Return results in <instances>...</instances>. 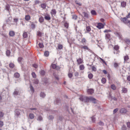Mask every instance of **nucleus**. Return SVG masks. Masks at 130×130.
<instances>
[{"label": "nucleus", "instance_id": "3c124183", "mask_svg": "<svg viewBox=\"0 0 130 130\" xmlns=\"http://www.w3.org/2000/svg\"><path fill=\"white\" fill-rule=\"evenodd\" d=\"M113 48L116 50L117 51L119 49V46L117 45H116Z\"/></svg>", "mask_w": 130, "mask_h": 130}, {"label": "nucleus", "instance_id": "69168bd1", "mask_svg": "<svg viewBox=\"0 0 130 130\" xmlns=\"http://www.w3.org/2000/svg\"><path fill=\"white\" fill-rule=\"evenodd\" d=\"M127 19L130 18V12L125 17Z\"/></svg>", "mask_w": 130, "mask_h": 130}, {"label": "nucleus", "instance_id": "39448f33", "mask_svg": "<svg viewBox=\"0 0 130 130\" xmlns=\"http://www.w3.org/2000/svg\"><path fill=\"white\" fill-rule=\"evenodd\" d=\"M20 115V111L19 110H17L15 111V116L18 117Z\"/></svg>", "mask_w": 130, "mask_h": 130}, {"label": "nucleus", "instance_id": "4d7b16f0", "mask_svg": "<svg viewBox=\"0 0 130 130\" xmlns=\"http://www.w3.org/2000/svg\"><path fill=\"white\" fill-rule=\"evenodd\" d=\"M32 66L33 67L35 68H36L38 67V66L36 64H32Z\"/></svg>", "mask_w": 130, "mask_h": 130}, {"label": "nucleus", "instance_id": "bf43d9fd", "mask_svg": "<svg viewBox=\"0 0 130 130\" xmlns=\"http://www.w3.org/2000/svg\"><path fill=\"white\" fill-rule=\"evenodd\" d=\"M10 9V7L9 6H7L6 7V9L8 10L9 12V10Z\"/></svg>", "mask_w": 130, "mask_h": 130}, {"label": "nucleus", "instance_id": "c756f323", "mask_svg": "<svg viewBox=\"0 0 130 130\" xmlns=\"http://www.w3.org/2000/svg\"><path fill=\"white\" fill-rule=\"evenodd\" d=\"M9 66L10 68H13L14 67V64L13 63H11L9 64Z\"/></svg>", "mask_w": 130, "mask_h": 130}, {"label": "nucleus", "instance_id": "a19ab883", "mask_svg": "<svg viewBox=\"0 0 130 130\" xmlns=\"http://www.w3.org/2000/svg\"><path fill=\"white\" fill-rule=\"evenodd\" d=\"M23 36L24 38H26L27 37V35L26 32H24L23 34Z\"/></svg>", "mask_w": 130, "mask_h": 130}, {"label": "nucleus", "instance_id": "09e8293b", "mask_svg": "<svg viewBox=\"0 0 130 130\" xmlns=\"http://www.w3.org/2000/svg\"><path fill=\"white\" fill-rule=\"evenodd\" d=\"M64 26L65 27L68 28L69 26V24L67 22L65 23L64 24Z\"/></svg>", "mask_w": 130, "mask_h": 130}, {"label": "nucleus", "instance_id": "6e6552de", "mask_svg": "<svg viewBox=\"0 0 130 130\" xmlns=\"http://www.w3.org/2000/svg\"><path fill=\"white\" fill-rule=\"evenodd\" d=\"M79 47L82 49H83L85 50H89L88 47L86 46H83L81 45L79 46Z\"/></svg>", "mask_w": 130, "mask_h": 130}, {"label": "nucleus", "instance_id": "c9c22d12", "mask_svg": "<svg viewBox=\"0 0 130 130\" xmlns=\"http://www.w3.org/2000/svg\"><path fill=\"white\" fill-rule=\"evenodd\" d=\"M111 88L112 89L114 90L116 89V88L114 84L112 85H111Z\"/></svg>", "mask_w": 130, "mask_h": 130}, {"label": "nucleus", "instance_id": "72a5a7b5", "mask_svg": "<svg viewBox=\"0 0 130 130\" xmlns=\"http://www.w3.org/2000/svg\"><path fill=\"white\" fill-rule=\"evenodd\" d=\"M41 7L43 9H45L46 7V5L45 3L42 4L41 5Z\"/></svg>", "mask_w": 130, "mask_h": 130}, {"label": "nucleus", "instance_id": "393cba45", "mask_svg": "<svg viewBox=\"0 0 130 130\" xmlns=\"http://www.w3.org/2000/svg\"><path fill=\"white\" fill-rule=\"evenodd\" d=\"M60 102V100L59 99H57L56 101L54 102L55 104H58Z\"/></svg>", "mask_w": 130, "mask_h": 130}, {"label": "nucleus", "instance_id": "9d476101", "mask_svg": "<svg viewBox=\"0 0 130 130\" xmlns=\"http://www.w3.org/2000/svg\"><path fill=\"white\" fill-rule=\"evenodd\" d=\"M126 5V2H125L123 1L121 2V6L122 7H125Z\"/></svg>", "mask_w": 130, "mask_h": 130}, {"label": "nucleus", "instance_id": "bb28decb", "mask_svg": "<svg viewBox=\"0 0 130 130\" xmlns=\"http://www.w3.org/2000/svg\"><path fill=\"white\" fill-rule=\"evenodd\" d=\"M125 41L127 44H130V40L129 39H125Z\"/></svg>", "mask_w": 130, "mask_h": 130}, {"label": "nucleus", "instance_id": "774afa93", "mask_svg": "<svg viewBox=\"0 0 130 130\" xmlns=\"http://www.w3.org/2000/svg\"><path fill=\"white\" fill-rule=\"evenodd\" d=\"M127 125L128 127L130 128V122H127Z\"/></svg>", "mask_w": 130, "mask_h": 130}, {"label": "nucleus", "instance_id": "423d86ee", "mask_svg": "<svg viewBox=\"0 0 130 130\" xmlns=\"http://www.w3.org/2000/svg\"><path fill=\"white\" fill-rule=\"evenodd\" d=\"M127 112V110L126 109L123 108L121 109L120 111V112L121 113H125Z\"/></svg>", "mask_w": 130, "mask_h": 130}, {"label": "nucleus", "instance_id": "603ef678", "mask_svg": "<svg viewBox=\"0 0 130 130\" xmlns=\"http://www.w3.org/2000/svg\"><path fill=\"white\" fill-rule=\"evenodd\" d=\"M53 118V117L52 116H50L48 117V119L49 120H52Z\"/></svg>", "mask_w": 130, "mask_h": 130}, {"label": "nucleus", "instance_id": "1a4fd4ad", "mask_svg": "<svg viewBox=\"0 0 130 130\" xmlns=\"http://www.w3.org/2000/svg\"><path fill=\"white\" fill-rule=\"evenodd\" d=\"M29 110H31L33 111V112L36 113V112H37V110L36 108H29L28 109Z\"/></svg>", "mask_w": 130, "mask_h": 130}, {"label": "nucleus", "instance_id": "8fccbe9b", "mask_svg": "<svg viewBox=\"0 0 130 130\" xmlns=\"http://www.w3.org/2000/svg\"><path fill=\"white\" fill-rule=\"evenodd\" d=\"M77 16L76 15H75L73 16L72 18L74 20H76L77 19Z\"/></svg>", "mask_w": 130, "mask_h": 130}, {"label": "nucleus", "instance_id": "7ed1b4c3", "mask_svg": "<svg viewBox=\"0 0 130 130\" xmlns=\"http://www.w3.org/2000/svg\"><path fill=\"white\" fill-rule=\"evenodd\" d=\"M104 26V25L102 23H99L98 24L96 27L99 29H101L103 28Z\"/></svg>", "mask_w": 130, "mask_h": 130}, {"label": "nucleus", "instance_id": "864d4df0", "mask_svg": "<svg viewBox=\"0 0 130 130\" xmlns=\"http://www.w3.org/2000/svg\"><path fill=\"white\" fill-rule=\"evenodd\" d=\"M122 130H126V127L125 126L123 125L122 127Z\"/></svg>", "mask_w": 130, "mask_h": 130}, {"label": "nucleus", "instance_id": "ddd939ff", "mask_svg": "<svg viewBox=\"0 0 130 130\" xmlns=\"http://www.w3.org/2000/svg\"><path fill=\"white\" fill-rule=\"evenodd\" d=\"M29 117L30 119H32L34 118L35 116L33 113H30L29 115Z\"/></svg>", "mask_w": 130, "mask_h": 130}, {"label": "nucleus", "instance_id": "cd10ccee", "mask_svg": "<svg viewBox=\"0 0 130 130\" xmlns=\"http://www.w3.org/2000/svg\"><path fill=\"white\" fill-rule=\"evenodd\" d=\"M106 81V79L104 78H102L101 80L103 84H105Z\"/></svg>", "mask_w": 130, "mask_h": 130}, {"label": "nucleus", "instance_id": "e433bc0d", "mask_svg": "<svg viewBox=\"0 0 130 130\" xmlns=\"http://www.w3.org/2000/svg\"><path fill=\"white\" fill-rule=\"evenodd\" d=\"M63 46L61 44H59L58 47V49L61 50L62 49Z\"/></svg>", "mask_w": 130, "mask_h": 130}, {"label": "nucleus", "instance_id": "79ce46f5", "mask_svg": "<svg viewBox=\"0 0 130 130\" xmlns=\"http://www.w3.org/2000/svg\"><path fill=\"white\" fill-rule=\"evenodd\" d=\"M45 72L43 70H42L40 72V74L42 75H45Z\"/></svg>", "mask_w": 130, "mask_h": 130}, {"label": "nucleus", "instance_id": "a878e982", "mask_svg": "<svg viewBox=\"0 0 130 130\" xmlns=\"http://www.w3.org/2000/svg\"><path fill=\"white\" fill-rule=\"evenodd\" d=\"M127 90L126 88H123L122 89V92L124 93H126L127 92Z\"/></svg>", "mask_w": 130, "mask_h": 130}, {"label": "nucleus", "instance_id": "f257e3e1", "mask_svg": "<svg viewBox=\"0 0 130 130\" xmlns=\"http://www.w3.org/2000/svg\"><path fill=\"white\" fill-rule=\"evenodd\" d=\"M79 99L83 102H87L89 101H91L94 103H97L96 100L95 98L91 97H88L83 95H81L80 96Z\"/></svg>", "mask_w": 130, "mask_h": 130}, {"label": "nucleus", "instance_id": "c85d7f7f", "mask_svg": "<svg viewBox=\"0 0 130 130\" xmlns=\"http://www.w3.org/2000/svg\"><path fill=\"white\" fill-rule=\"evenodd\" d=\"M19 91H16V90H15V91H14L13 94V95H18V94H19Z\"/></svg>", "mask_w": 130, "mask_h": 130}, {"label": "nucleus", "instance_id": "052dcab7", "mask_svg": "<svg viewBox=\"0 0 130 130\" xmlns=\"http://www.w3.org/2000/svg\"><path fill=\"white\" fill-rule=\"evenodd\" d=\"M68 75L69 78H71L73 76L72 74L70 73H69L68 74Z\"/></svg>", "mask_w": 130, "mask_h": 130}, {"label": "nucleus", "instance_id": "f03ea898", "mask_svg": "<svg viewBox=\"0 0 130 130\" xmlns=\"http://www.w3.org/2000/svg\"><path fill=\"white\" fill-rule=\"evenodd\" d=\"M52 68L53 69H56L57 70H59L60 68L59 66H57L55 64H52L51 65Z\"/></svg>", "mask_w": 130, "mask_h": 130}, {"label": "nucleus", "instance_id": "e2e57ef3", "mask_svg": "<svg viewBox=\"0 0 130 130\" xmlns=\"http://www.w3.org/2000/svg\"><path fill=\"white\" fill-rule=\"evenodd\" d=\"M75 76L76 77H78L79 75V73L78 72H76L74 73Z\"/></svg>", "mask_w": 130, "mask_h": 130}, {"label": "nucleus", "instance_id": "20e7f679", "mask_svg": "<svg viewBox=\"0 0 130 130\" xmlns=\"http://www.w3.org/2000/svg\"><path fill=\"white\" fill-rule=\"evenodd\" d=\"M121 20L125 24L128 23V22H127L128 20H127V19L125 17L123 18H121Z\"/></svg>", "mask_w": 130, "mask_h": 130}, {"label": "nucleus", "instance_id": "5701e85b", "mask_svg": "<svg viewBox=\"0 0 130 130\" xmlns=\"http://www.w3.org/2000/svg\"><path fill=\"white\" fill-rule=\"evenodd\" d=\"M77 28H78L77 27H76V28L75 29V30H76L77 33H78V34L79 35L80 37V35H81V34L80 33V32L79 30H78Z\"/></svg>", "mask_w": 130, "mask_h": 130}, {"label": "nucleus", "instance_id": "a18cd8bd", "mask_svg": "<svg viewBox=\"0 0 130 130\" xmlns=\"http://www.w3.org/2000/svg\"><path fill=\"white\" fill-rule=\"evenodd\" d=\"M37 120L39 121H42V118L41 116H39L37 119Z\"/></svg>", "mask_w": 130, "mask_h": 130}, {"label": "nucleus", "instance_id": "9b49d317", "mask_svg": "<svg viewBox=\"0 0 130 130\" xmlns=\"http://www.w3.org/2000/svg\"><path fill=\"white\" fill-rule=\"evenodd\" d=\"M97 41L98 42V46L99 47H100V48L102 49V42L100 41Z\"/></svg>", "mask_w": 130, "mask_h": 130}, {"label": "nucleus", "instance_id": "13d9d810", "mask_svg": "<svg viewBox=\"0 0 130 130\" xmlns=\"http://www.w3.org/2000/svg\"><path fill=\"white\" fill-rule=\"evenodd\" d=\"M75 3L77 5H78L79 6H80L82 4L78 2L77 1H75Z\"/></svg>", "mask_w": 130, "mask_h": 130}, {"label": "nucleus", "instance_id": "aec40b11", "mask_svg": "<svg viewBox=\"0 0 130 130\" xmlns=\"http://www.w3.org/2000/svg\"><path fill=\"white\" fill-rule=\"evenodd\" d=\"M56 12L55 10L54 9H53L52 10L51 13L52 15H55L56 14Z\"/></svg>", "mask_w": 130, "mask_h": 130}, {"label": "nucleus", "instance_id": "7c9ffc66", "mask_svg": "<svg viewBox=\"0 0 130 130\" xmlns=\"http://www.w3.org/2000/svg\"><path fill=\"white\" fill-rule=\"evenodd\" d=\"M33 83L34 84H37L38 83H39V80L37 79H34L33 81Z\"/></svg>", "mask_w": 130, "mask_h": 130}, {"label": "nucleus", "instance_id": "0e129e2a", "mask_svg": "<svg viewBox=\"0 0 130 130\" xmlns=\"http://www.w3.org/2000/svg\"><path fill=\"white\" fill-rule=\"evenodd\" d=\"M22 58L21 57H19L18 58V61L19 62H20L22 60Z\"/></svg>", "mask_w": 130, "mask_h": 130}, {"label": "nucleus", "instance_id": "de8ad7c7", "mask_svg": "<svg viewBox=\"0 0 130 130\" xmlns=\"http://www.w3.org/2000/svg\"><path fill=\"white\" fill-rule=\"evenodd\" d=\"M105 37L106 38L109 39L110 37V35L109 34H107L106 35Z\"/></svg>", "mask_w": 130, "mask_h": 130}, {"label": "nucleus", "instance_id": "b1692460", "mask_svg": "<svg viewBox=\"0 0 130 130\" xmlns=\"http://www.w3.org/2000/svg\"><path fill=\"white\" fill-rule=\"evenodd\" d=\"M10 51L9 50H7L6 51V55L8 56H10Z\"/></svg>", "mask_w": 130, "mask_h": 130}, {"label": "nucleus", "instance_id": "f3484780", "mask_svg": "<svg viewBox=\"0 0 130 130\" xmlns=\"http://www.w3.org/2000/svg\"><path fill=\"white\" fill-rule=\"evenodd\" d=\"M14 76L15 78H18L20 77V75L18 73H16L14 74Z\"/></svg>", "mask_w": 130, "mask_h": 130}, {"label": "nucleus", "instance_id": "c03bdc74", "mask_svg": "<svg viewBox=\"0 0 130 130\" xmlns=\"http://www.w3.org/2000/svg\"><path fill=\"white\" fill-rule=\"evenodd\" d=\"M31 75H32V77L34 78H35L36 77V74H35V73L34 72H33L31 73Z\"/></svg>", "mask_w": 130, "mask_h": 130}, {"label": "nucleus", "instance_id": "dca6fc26", "mask_svg": "<svg viewBox=\"0 0 130 130\" xmlns=\"http://www.w3.org/2000/svg\"><path fill=\"white\" fill-rule=\"evenodd\" d=\"M30 17L28 15H26L25 17V19L26 21H28L30 19Z\"/></svg>", "mask_w": 130, "mask_h": 130}, {"label": "nucleus", "instance_id": "4c0bfd02", "mask_svg": "<svg viewBox=\"0 0 130 130\" xmlns=\"http://www.w3.org/2000/svg\"><path fill=\"white\" fill-rule=\"evenodd\" d=\"M86 30L88 31H90L91 30L90 27L89 26H87L86 27Z\"/></svg>", "mask_w": 130, "mask_h": 130}, {"label": "nucleus", "instance_id": "338daca9", "mask_svg": "<svg viewBox=\"0 0 130 130\" xmlns=\"http://www.w3.org/2000/svg\"><path fill=\"white\" fill-rule=\"evenodd\" d=\"M92 120V121L93 122H94L95 121V118L93 117H92L91 118Z\"/></svg>", "mask_w": 130, "mask_h": 130}, {"label": "nucleus", "instance_id": "4be33fe9", "mask_svg": "<svg viewBox=\"0 0 130 130\" xmlns=\"http://www.w3.org/2000/svg\"><path fill=\"white\" fill-rule=\"evenodd\" d=\"M44 20V18L43 17H40L39 19V21L41 23L43 22Z\"/></svg>", "mask_w": 130, "mask_h": 130}, {"label": "nucleus", "instance_id": "f704fd0d", "mask_svg": "<svg viewBox=\"0 0 130 130\" xmlns=\"http://www.w3.org/2000/svg\"><path fill=\"white\" fill-rule=\"evenodd\" d=\"M49 54V53L48 51H46L44 52V55L46 56H48Z\"/></svg>", "mask_w": 130, "mask_h": 130}, {"label": "nucleus", "instance_id": "412c9836", "mask_svg": "<svg viewBox=\"0 0 130 130\" xmlns=\"http://www.w3.org/2000/svg\"><path fill=\"white\" fill-rule=\"evenodd\" d=\"M84 66L83 65H81L79 66V68L80 70H83L84 69Z\"/></svg>", "mask_w": 130, "mask_h": 130}, {"label": "nucleus", "instance_id": "a211bd4d", "mask_svg": "<svg viewBox=\"0 0 130 130\" xmlns=\"http://www.w3.org/2000/svg\"><path fill=\"white\" fill-rule=\"evenodd\" d=\"M45 94L43 92H41L40 94V96L42 98H44L45 96Z\"/></svg>", "mask_w": 130, "mask_h": 130}, {"label": "nucleus", "instance_id": "0eeeda50", "mask_svg": "<svg viewBox=\"0 0 130 130\" xmlns=\"http://www.w3.org/2000/svg\"><path fill=\"white\" fill-rule=\"evenodd\" d=\"M94 90L93 89H89L87 90L88 93L89 94H91L94 92Z\"/></svg>", "mask_w": 130, "mask_h": 130}, {"label": "nucleus", "instance_id": "37998d69", "mask_svg": "<svg viewBox=\"0 0 130 130\" xmlns=\"http://www.w3.org/2000/svg\"><path fill=\"white\" fill-rule=\"evenodd\" d=\"M30 90L33 92H34V89L33 87L31 84L30 86Z\"/></svg>", "mask_w": 130, "mask_h": 130}, {"label": "nucleus", "instance_id": "6ab92c4d", "mask_svg": "<svg viewBox=\"0 0 130 130\" xmlns=\"http://www.w3.org/2000/svg\"><path fill=\"white\" fill-rule=\"evenodd\" d=\"M83 14L85 17L86 18H88V14L87 13L85 12H83Z\"/></svg>", "mask_w": 130, "mask_h": 130}, {"label": "nucleus", "instance_id": "473e14b6", "mask_svg": "<svg viewBox=\"0 0 130 130\" xmlns=\"http://www.w3.org/2000/svg\"><path fill=\"white\" fill-rule=\"evenodd\" d=\"M39 46L40 48H43L44 46L43 44L42 43H40L39 44Z\"/></svg>", "mask_w": 130, "mask_h": 130}, {"label": "nucleus", "instance_id": "680f3d73", "mask_svg": "<svg viewBox=\"0 0 130 130\" xmlns=\"http://www.w3.org/2000/svg\"><path fill=\"white\" fill-rule=\"evenodd\" d=\"M4 125L3 122L1 121H0V127H2Z\"/></svg>", "mask_w": 130, "mask_h": 130}, {"label": "nucleus", "instance_id": "49530a36", "mask_svg": "<svg viewBox=\"0 0 130 130\" xmlns=\"http://www.w3.org/2000/svg\"><path fill=\"white\" fill-rule=\"evenodd\" d=\"M91 13L93 15H95L96 14V12L94 10H92L91 11Z\"/></svg>", "mask_w": 130, "mask_h": 130}, {"label": "nucleus", "instance_id": "4468645a", "mask_svg": "<svg viewBox=\"0 0 130 130\" xmlns=\"http://www.w3.org/2000/svg\"><path fill=\"white\" fill-rule=\"evenodd\" d=\"M44 19L45 20H50L51 18L50 16L49 15H45L44 17Z\"/></svg>", "mask_w": 130, "mask_h": 130}, {"label": "nucleus", "instance_id": "f8f14e48", "mask_svg": "<svg viewBox=\"0 0 130 130\" xmlns=\"http://www.w3.org/2000/svg\"><path fill=\"white\" fill-rule=\"evenodd\" d=\"M9 35L11 37H13L15 35V32L13 31H10L9 32Z\"/></svg>", "mask_w": 130, "mask_h": 130}, {"label": "nucleus", "instance_id": "2f4dec72", "mask_svg": "<svg viewBox=\"0 0 130 130\" xmlns=\"http://www.w3.org/2000/svg\"><path fill=\"white\" fill-rule=\"evenodd\" d=\"M124 58L125 61H126L129 59L127 55L124 56Z\"/></svg>", "mask_w": 130, "mask_h": 130}, {"label": "nucleus", "instance_id": "ea45409f", "mask_svg": "<svg viewBox=\"0 0 130 130\" xmlns=\"http://www.w3.org/2000/svg\"><path fill=\"white\" fill-rule=\"evenodd\" d=\"M43 34V33H42V32L39 31H38L37 32V35H38V36H41Z\"/></svg>", "mask_w": 130, "mask_h": 130}, {"label": "nucleus", "instance_id": "58836bf2", "mask_svg": "<svg viewBox=\"0 0 130 130\" xmlns=\"http://www.w3.org/2000/svg\"><path fill=\"white\" fill-rule=\"evenodd\" d=\"M93 77V75L91 73L89 74L88 75V77L90 79H91Z\"/></svg>", "mask_w": 130, "mask_h": 130}, {"label": "nucleus", "instance_id": "2eb2a0df", "mask_svg": "<svg viewBox=\"0 0 130 130\" xmlns=\"http://www.w3.org/2000/svg\"><path fill=\"white\" fill-rule=\"evenodd\" d=\"M77 61L78 64H80L82 62V60L80 58H79L78 59H77Z\"/></svg>", "mask_w": 130, "mask_h": 130}, {"label": "nucleus", "instance_id": "6e6d98bb", "mask_svg": "<svg viewBox=\"0 0 130 130\" xmlns=\"http://www.w3.org/2000/svg\"><path fill=\"white\" fill-rule=\"evenodd\" d=\"M118 110V108H116L115 109H114L113 111V113H115Z\"/></svg>", "mask_w": 130, "mask_h": 130}, {"label": "nucleus", "instance_id": "5fc2aeb1", "mask_svg": "<svg viewBox=\"0 0 130 130\" xmlns=\"http://www.w3.org/2000/svg\"><path fill=\"white\" fill-rule=\"evenodd\" d=\"M92 70L94 71H95L96 70V68L94 66H92Z\"/></svg>", "mask_w": 130, "mask_h": 130}]
</instances>
